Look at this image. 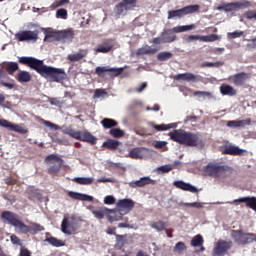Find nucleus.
I'll list each match as a JSON object with an SVG mask.
<instances>
[{
	"label": "nucleus",
	"mask_w": 256,
	"mask_h": 256,
	"mask_svg": "<svg viewBox=\"0 0 256 256\" xmlns=\"http://www.w3.org/2000/svg\"><path fill=\"white\" fill-rule=\"evenodd\" d=\"M21 65H26L33 71H36L41 77L49 79L52 83H61L67 78V73L61 68H55L52 66H47L43 60H39L35 57L23 56L18 59Z\"/></svg>",
	"instance_id": "obj_1"
},
{
	"label": "nucleus",
	"mask_w": 256,
	"mask_h": 256,
	"mask_svg": "<svg viewBox=\"0 0 256 256\" xmlns=\"http://www.w3.org/2000/svg\"><path fill=\"white\" fill-rule=\"evenodd\" d=\"M172 141L185 145L186 147H203V138L199 133L187 132L183 129L174 130L169 133Z\"/></svg>",
	"instance_id": "obj_2"
},
{
	"label": "nucleus",
	"mask_w": 256,
	"mask_h": 256,
	"mask_svg": "<svg viewBox=\"0 0 256 256\" xmlns=\"http://www.w3.org/2000/svg\"><path fill=\"white\" fill-rule=\"evenodd\" d=\"M204 172L208 177H215V179H225L228 175L233 173V168L228 165H223L221 162L212 161L204 167Z\"/></svg>",
	"instance_id": "obj_3"
},
{
	"label": "nucleus",
	"mask_w": 256,
	"mask_h": 256,
	"mask_svg": "<svg viewBox=\"0 0 256 256\" xmlns=\"http://www.w3.org/2000/svg\"><path fill=\"white\" fill-rule=\"evenodd\" d=\"M66 135H69L70 137H73V139H77L78 141L90 143V145H97V138L87 130L77 131L69 129L66 131Z\"/></svg>",
	"instance_id": "obj_4"
},
{
	"label": "nucleus",
	"mask_w": 256,
	"mask_h": 256,
	"mask_svg": "<svg viewBox=\"0 0 256 256\" xmlns=\"http://www.w3.org/2000/svg\"><path fill=\"white\" fill-rule=\"evenodd\" d=\"M199 9H201V6H199L198 4H194L182 7L178 10H170L168 11L167 19H181L185 17V15H193V13H197Z\"/></svg>",
	"instance_id": "obj_5"
},
{
	"label": "nucleus",
	"mask_w": 256,
	"mask_h": 256,
	"mask_svg": "<svg viewBox=\"0 0 256 256\" xmlns=\"http://www.w3.org/2000/svg\"><path fill=\"white\" fill-rule=\"evenodd\" d=\"M231 237L237 245H249L256 241V235L253 233H245L243 230H232Z\"/></svg>",
	"instance_id": "obj_6"
},
{
	"label": "nucleus",
	"mask_w": 256,
	"mask_h": 256,
	"mask_svg": "<svg viewBox=\"0 0 256 256\" xmlns=\"http://www.w3.org/2000/svg\"><path fill=\"white\" fill-rule=\"evenodd\" d=\"M45 163L50 165L48 168L49 175L55 176L57 173H59V171H61L64 161L61 157L55 154H50L45 158Z\"/></svg>",
	"instance_id": "obj_7"
},
{
	"label": "nucleus",
	"mask_w": 256,
	"mask_h": 256,
	"mask_svg": "<svg viewBox=\"0 0 256 256\" xmlns=\"http://www.w3.org/2000/svg\"><path fill=\"white\" fill-rule=\"evenodd\" d=\"M1 219L3 223L12 225V227H15L18 233H20L23 221L19 219V215L11 211H4L1 213Z\"/></svg>",
	"instance_id": "obj_8"
},
{
	"label": "nucleus",
	"mask_w": 256,
	"mask_h": 256,
	"mask_svg": "<svg viewBox=\"0 0 256 256\" xmlns=\"http://www.w3.org/2000/svg\"><path fill=\"white\" fill-rule=\"evenodd\" d=\"M61 231L65 235H74L77 232V218L74 216H64L61 223Z\"/></svg>",
	"instance_id": "obj_9"
},
{
	"label": "nucleus",
	"mask_w": 256,
	"mask_h": 256,
	"mask_svg": "<svg viewBox=\"0 0 256 256\" xmlns=\"http://www.w3.org/2000/svg\"><path fill=\"white\" fill-rule=\"evenodd\" d=\"M15 37L17 41L20 42H32L36 43V41L39 39V30H23L19 31L18 33L15 34Z\"/></svg>",
	"instance_id": "obj_10"
},
{
	"label": "nucleus",
	"mask_w": 256,
	"mask_h": 256,
	"mask_svg": "<svg viewBox=\"0 0 256 256\" xmlns=\"http://www.w3.org/2000/svg\"><path fill=\"white\" fill-rule=\"evenodd\" d=\"M115 213H117V210H111L108 209L107 207H100L96 210L92 211V214L94 215V217L96 219H105V217H107L109 219V221H116L117 219L115 218Z\"/></svg>",
	"instance_id": "obj_11"
},
{
	"label": "nucleus",
	"mask_w": 256,
	"mask_h": 256,
	"mask_svg": "<svg viewBox=\"0 0 256 256\" xmlns=\"http://www.w3.org/2000/svg\"><path fill=\"white\" fill-rule=\"evenodd\" d=\"M96 75L98 77H105V73H109L110 77H118L123 73V68H111L109 66H98L95 69Z\"/></svg>",
	"instance_id": "obj_12"
},
{
	"label": "nucleus",
	"mask_w": 256,
	"mask_h": 256,
	"mask_svg": "<svg viewBox=\"0 0 256 256\" xmlns=\"http://www.w3.org/2000/svg\"><path fill=\"white\" fill-rule=\"evenodd\" d=\"M40 231H45V227H43L41 224L31 222L30 225H26L22 222L19 233H22V235H27V233L37 235V233H40Z\"/></svg>",
	"instance_id": "obj_13"
},
{
	"label": "nucleus",
	"mask_w": 256,
	"mask_h": 256,
	"mask_svg": "<svg viewBox=\"0 0 256 256\" xmlns=\"http://www.w3.org/2000/svg\"><path fill=\"white\" fill-rule=\"evenodd\" d=\"M233 247V241L231 240H219L213 250L214 255L222 256L225 255Z\"/></svg>",
	"instance_id": "obj_14"
},
{
	"label": "nucleus",
	"mask_w": 256,
	"mask_h": 256,
	"mask_svg": "<svg viewBox=\"0 0 256 256\" xmlns=\"http://www.w3.org/2000/svg\"><path fill=\"white\" fill-rule=\"evenodd\" d=\"M248 79H251V74L245 72L237 73L229 77V80L232 81V83H234L236 87H241L245 85V82Z\"/></svg>",
	"instance_id": "obj_15"
},
{
	"label": "nucleus",
	"mask_w": 256,
	"mask_h": 256,
	"mask_svg": "<svg viewBox=\"0 0 256 256\" xmlns=\"http://www.w3.org/2000/svg\"><path fill=\"white\" fill-rule=\"evenodd\" d=\"M115 47V42L113 39H106L101 44H99L95 49V53H110Z\"/></svg>",
	"instance_id": "obj_16"
},
{
	"label": "nucleus",
	"mask_w": 256,
	"mask_h": 256,
	"mask_svg": "<svg viewBox=\"0 0 256 256\" xmlns=\"http://www.w3.org/2000/svg\"><path fill=\"white\" fill-rule=\"evenodd\" d=\"M0 127H4L5 129H8L9 131H15V133H27V130L17 124H13L9 122L6 119H0Z\"/></svg>",
	"instance_id": "obj_17"
},
{
	"label": "nucleus",
	"mask_w": 256,
	"mask_h": 256,
	"mask_svg": "<svg viewBox=\"0 0 256 256\" xmlns=\"http://www.w3.org/2000/svg\"><path fill=\"white\" fill-rule=\"evenodd\" d=\"M247 153V150L241 149L238 146L229 145L224 147L223 154L224 155H233L235 157H243Z\"/></svg>",
	"instance_id": "obj_18"
},
{
	"label": "nucleus",
	"mask_w": 256,
	"mask_h": 256,
	"mask_svg": "<svg viewBox=\"0 0 256 256\" xmlns=\"http://www.w3.org/2000/svg\"><path fill=\"white\" fill-rule=\"evenodd\" d=\"M173 185L177 189H181L182 191H189L190 193H198V191H199L195 186H193L189 183H186L184 181H181V180L180 181H175L173 183Z\"/></svg>",
	"instance_id": "obj_19"
},
{
	"label": "nucleus",
	"mask_w": 256,
	"mask_h": 256,
	"mask_svg": "<svg viewBox=\"0 0 256 256\" xmlns=\"http://www.w3.org/2000/svg\"><path fill=\"white\" fill-rule=\"evenodd\" d=\"M156 181L150 177H142L139 180L130 182V187H145V185H155Z\"/></svg>",
	"instance_id": "obj_20"
},
{
	"label": "nucleus",
	"mask_w": 256,
	"mask_h": 256,
	"mask_svg": "<svg viewBox=\"0 0 256 256\" xmlns=\"http://www.w3.org/2000/svg\"><path fill=\"white\" fill-rule=\"evenodd\" d=\"M174 79L176 81H188V82H197L199 81V78H197V75L193 74V73H183V74H178L176 76H174Z\"/></svg>",
	"instance_id": "obj_21"
},
{
	"label": "nucleus",
	"mask_w": 256,
	"mask_h": 256,
	"mask_svg": "<svg viewBox=\"0 0 256 256\" xmlns=\"http://www.w3.org/2000/svg\"><path fill=\"white\" fill-rule=\"evenodd\" d=\"M117 211L120 215H127L129 211V199L119 200L117 202Z\"/></svg>",
	"instance_id": "obj_22"
},
{
	"label": "nucleus",
	"mask_w": 256,
	"mask_h": 256,
	"mask_svg": "<svg viewBox=\"0 0 256 256\" xmlns=\"http://www.w3.org/2000/svg\"><path fill=\"white\" fill-rule=\"evenodd\" d=\"M221 95H227L228 97H235L237 95V90L229 84H224L220 86Z\"/></svg>",
	"instance_id": "obj_23"
},
{
	"label": "nucleus",
	"mask_w": 256,
	"mask_h": 256,
	"mask_svg": "<svg viewBox=\"0 0 256 256\" xmlns=\"http://www.w3.org/2000/svg\"><path fill=\"white\" fill-rule=\"evenodd\" d=\"M128 9H129V0H123L118 5H116L114 11L118 15H127Z\"/></svg>",
	"instance_id": "obj_24"
},
{
	"label": "nucleus",
	"mask_w": 256,
	"mask_h": 256,
	"mask_svg": "<svg viewBox=\"0 0 256 256\" xmlns=\"http://www.w3.org/2000/svg\"><path fill=\"white\" fill-rule=\"evenodd\" d=\"M68 196L71 199H75L76 201H93L92 196H89V195H86V194H81V193H78V192L70 191V192H68Z\"/></svg>",
	"instance_id": "obj_25"
},
{
	"label": "nucleus",
	"mask_w": 256,
	"mask_h": 256,
	"mask_svg": "<svg viewBox=\"0 0 256 256\" xmlns=\"http://www.w3.org/2000/svg\"><path fill=\"white\" fill-rule=\"evenodd\" d=\"M157 51H159L158 48H152L149 45H145L144 47H141L136 51V55H155Z\"/></svg>",
	"instance_id": "obj_26"
},
{
	"label": "nucleus",
	"mask_w": 256,
	"mask_h": 256,
	"mask_svg": "<svg viewBox=\"0 0 256 256\" xmlns=\"http://www.w3.org/2000/svg\"><path fill=\"white\" fill-rule=\"evenodd\" d=\"M88 50L81 49L78 53L68 55V60L72 62L81 61V59H85L87 57Z\"/></svg>",
	"instance_id": "obj_27"
},
{
	"label": "nucleus",
	"mask_w": 256,
	"mask_h": 256,
	"mask_svg": "<svg viewBox=\"0 0 256 256\" xmlns=\"http://www.w3.org/2000/svg\"><path fill=\"white\" fill-rule=\"evenodd\" d=\"M119 145H121L119 140L108 139L102 144V147L109 149V151H117V149H119Z\"/></svg>",
	"instance_id": "obj_28"
},
{
	"label": "nucleus",
	"mask_w": 256,
	"mask_h": 256,
	"mask_svg": "<svg viewBox=\"0 0 256 256\" xmlns=\"http://www.w3.org/2000/svg\"><path fill=\"white\" fill-rule=\"evenodd\" d=\"M192 29H195V24L176 26L172 29H168L167 33H171V31H174V33H185V31H192Z\"/></svg>",
	"instance_id": "obj_29"
},
{
	"label": "nucleus",
	"mask_w": 256,
	"mask_h": 256,
	"mask_svg": "<svg viewBox=\"0 0 256 256\" xmlns=\"http://www.w3.org/2000/svg\"><path fill=\"white\" fill-rule=\"evenodd\" d=\"M129 157H131V159H143V157H145V149L134 148L129 152Z\"/></svg>",
	"instance_id": "obj_30"
},
{
	"label": "nucleus",
	"mask_w": 256,
	"mask_h": 256,
	"mask_svg": "<svg viewBox=\"0 0 256 256\" xmlns=\"http://www.w3.org/2000/svg\"><path fill=\"white\" fill-rule=\"evenodd\" d=\"M169 29L164 30L161 33V37L164 38V43H173L177 39V36L174 34L175 31L168 32Z\"/></svg>",
	"instance_id": "obj_31"
},
{
	"label": "nucleus",
	"mask_w": 256,
	"mask_h": 256,
	"mask_svg": "<svg viewBox=\"0 0 256 256\" xmlns=\"http://www.w3.org/2000/svg\"><path fill=\"white\" fill-rule=\"evenodd\" d=\"M4 69L8 75H13L15 71H19V64L17 62H7L4 64Z\"/></svg>",
	"instance_id": "obj_32"
},
{
	"label": "nucleus",
	"mask_w": 256,
	"mask_h": 256,
	"mask_svg": "<svg viewBox=\"0 0 256 256\" xmlns=\"http://www.w3.org/2000/svg\"><path fill=\"white\" fill-rule=\"evenodd\" d=\"M100 123L104 129H112V127H117V125H119L117 120L111 118H104Z\"/></svg>",
	"instance_id": "obj_33"
},
{
	"label": "nucleus",
	"mask_w": 256,
	"mask_h": 256,
	"mask_svg": "<svg viewBox=\"0 0 256 256\" xmlns=\"http://www.w3.org/2000/svg\"><path fill=\"white\" fill-rule=\"evenodd\" d=\"M44 241L49 243V245H52V247H65V242H63V240H59L53 236L46 237Z\"/></svg>",
	"instance_id": "obj_34"
},
{
	"label": "nucleus",
	"mask_w": 256,
	"mask_h": 256,
	"mask_svg": "<svg viewBox=\"0 0 256 256\" xmlns=\"http://www.w3.org/2000/svg\"><path fill=\"white\" fill-rule=\"evenodd\" d=\"M251 120H231L227 122V127H245L249 125Z\"/></svg>",
	"instance_id": "obj_35"
},
{
	"label": "nucleus",
	"mask_w": 256,
	"mask_h": 256,
	"mask_svg": "<svg viewBox=\"0 0 256 256\" xmlns=\"http://www.w3.org/2000/svg\"><path fill=\"white\" fill-rule=\"evenodd\" d=\"M152 127L156 130V131H169V129H175L177 128V125L175 123H171V124H152Z\"/></svg>",
	"instance_id": "obj_36"
},
{
	"label": "nucleus",
	"mask_w": 256,
	"mask_h": 256,
	"mask_svg": "<svg viewBox=\"0 0 256 256\" xmlns=\"http://www.w3.org/2000/svg\"><path fill=\"white\" fill-rule=\"evenodd\" d=\"M17 81H19V83H29V81H31V73L20 71L18 73Z\"/></svg>",
	"instance_id": "obj_37"
},
{
	"label": "nucleus",
	"mask_w": 256,
	"mask_h": 256,
	"mask_svg": "<svg viewBox=\"0 0 256 256\" xmlns=\"http://www.w3.org/2000/svg\"><path fill=\"white\" fill-rule=\"evenodd\" d=\"M127 243V235H116V244L117 249H123Z\"/></svg>",
	"instance_id": "obj_38"
},
{
	"label": "nucleus",
	"mask_w": 256,
	"mask_h": 256,
	"mask_svg": "<svg viewBox=\"0 0 256 256\" xmlns=\"http://www.w3.org/2000/svg\"><path fill=\"white\" fill-rule=\"evenodd\" d=\"M203 243H204V240L201 234L194 236V238L191 240L192 247H201L203 246Z\"/></svg>",
	"instance_id": "obj_39"
},
{
	"label": "nucleus",
	"mask_w": 256,
	"mask_h": 256,
	"mask_svg": "<svg viewBox=\"0 0 256 256\" xmlns=\"http://www.w3.org/2000/svg\"><path fill=\"white\" fill-rule=\"evenodd\" d=\"M236 5V11H241V9H249L252 6L249 0H243L241 2H234Z\"/></svg>",
	"instance_id": "obj_40"
},
{
	"label": "nucleus",
	"mask_w": 256,
	"mask_h": 256,
	"mask_svg": "<svg viewBox=\"0 0 256 256\" xmlns=\"http://www.w3.org/2000/svg\"><path fill=\"white\" fill-rule=\"evenodd\" d=\"M73 181L74 183H78V185H91L93 178L76 177Z\"/></svg>",
	"instance_id": "obj_41"
},
{
	"label": "nucleus",
	"mask_w": 256,
	"mask_h": 256,
	"mask_svg": "<svg viewBox=\"0 0 256 256\" xmlns=\"http://www.w3.org/2000/svg\"><path fill=\"white\" fill-rule=\"evenodd\" d=\"M150 226L152 229H156V231H165L167 229V224L163 221L152 222Z\"/></svg>",
	"instance_id": "obj_42"
},
{
	"label": "nucleus",
	"mask_w": 256,
	"mask_h": 256,
	"mask_svg": "<svg viewBox=\"0 0 256 256\" xmlns=\"http://www.w3.org/2000/svg\"><path fill=\"white\" fill-rule=\"evenodd\" d=\"M109 135H111V137H114V139H120V137H123L125 135V132L119 128H112L109 131Z\"/></svg>",
	"instance_id": "obj_43"
},
{
	"label": "nucleus",
	"mask_w": 256,
	"mask_h": 256,
	"mask_svg": "<svg viewBox=\"0 0 256 256\" xmlns=\"http://www.w3.org/2000/svg\"><path fill=\"white\" fill-rule=\"evenodd\" d=\"M172 58H173V53L167 52V51L160 52L157 55L158 61H169V59H172Z\"/></svg>",
	"instance_id": "obj_44"
},
{
	"label": "nucleus",
	"mask_w": 256,
	"mask_h": 256,
	"mask_svg": "<svg viewBox=\"0 0 256 256\" xmlns=\"http://www.w3.org/2000/svg\"><path fill=\"white\" fill-rule=\"evenodd\" d=\"M200 41H203L204 43H213V41H219V36L217 34L201 36Z\"/></svg>",
	"instance_id": "obj_45"
},
{
	"label": "nucleus",
	"mask_w": 256,
	"mask_h": 256,
	"mask_svg": "<svg viewBox=\"0 0 256 256\" xmlns=\"http://www.w3.org/2000/svg\"><path fill=\"white\" fill-rule=\"evenodd\" d=\"M59 37H61L62 39H73V37H75V33L73 32V30H64L62 32H60Z\"/></svg>",
	"instance_id": "obj_46"
},
{
	"label": "nucleus",
	"mask_w": 256,
	"mask_h": 256,
	"mask_svg": "<svg viewBox=\"0 0 256 256\" xmlns=\"http://www.w3.org/2000/svg\"><path fill=\"white\" fill-rule=\"evenodd\" d=\"M57 37H59V33L57 32H47L45 37H44V41H55L57 40Z\"/></svg>",
	"instance_id": "obj_47"
},
{
	"label": "nucleus",
	"mask_w": 256,
	"mask_h": 256,
	"mask_svg": "<svg viewBox=\"0 0 256 256\" xmlns=\"http://www.w3.org/2000/svg\"><path fill=\"white\" fill-rule=\"evenodd\" d=\"M227 37H228V39H237L239 37H243V31L236 30L234 32H229Z\"/></svg>",
	"instance_id": "obj_48"
},
{
	"label": "nucleus",
	"mask_w": 256,
	"mask_h": 256,
	"mask_svg": "<svg viewBox=\"0 0 256 256\" xmlns=\"http://www.w3.org/2000/svg\"><path fill=\"white\" fill-rule=\"evenodd\" d=\"M223 66V62H204L201 64L202 68L205 67H221Z\"/></svg>",
	"instance_id": "obj_49"
},
{
	"label": "nucleus",
	"mask_w": 256,
	"mask_h": 256,
	"mask_svg": "<svg viewBox=\"0 0 256 256\" xmlns=\"http://www.w3.org/2000/svg\"><path fill=\"white\" fill-rule=\"evenodd\" d=\"M57 19H67V10L60 8L56 12Z\"/></svg>",
	"instance_id": "obj_50"
},
{
	"label": "nucleus",
	"mask_w": 256,
	"mask_h": 256,
	"mask_svg": "<svg viewBox=\"0 0 256 256\" xmlns=\"http://www.w3.org/2000/svg\"><path fill=\"white\" fill-rule=\"evenodd\" d=\"M233 11H237V6L235 2L226 3V13H233Z\"/></svg>",
	"instance_id": "obj_51"
},
{
	"label": "nucleus",
	"mask_w": 256,
	"mask_h": 256,
	"mask_svg": "<svg viewBox=\"0 0 256 256\" xmlns=\"http://www.w3.org/2000/svg\"><path fill=\"white\" fill-rule=\"evenodd\" d=\"M173 168V165L168 164L158 167V171H161V173H169V171H173Z\"/></svg>",
	"instance_id": "obj_52"
},
{
	"label": "nucleus",
	"mask_w": 256,
	"mask_h": 256,
	"mask_svg": "<svg viewBox=\"0 0 256 256\" xmlns=\"http://www.w3.org/2000/svg\"><path fill=\"white\" fill-rule=\"evenodd\" d=\"M184 206L194 207L195 209H203V203L201 202L184 203Z\"/></svg>",
	"instance_id": "obj_53"
},
{
	"label": "nucleus",
	"mask_w": 256,
	"mask_h": 256,
	"mask_svg": "<svg viewBox=\"0 0 256 256\" xmlns=\"http://www.w3.org/2000/svg\"><path fill=\"white\" fill-rule=\"evenodd\" d=\"M174 249H175V251H178V253H181V252L187 250V246H185V244L183 242H178V243H176Z\"/></svg>",
	"instance_id": "obj_54"
},
{
	"label": "nucleus",
	"mask_w": 256,
	"mask_h": 256,
	"mask_svg": "<svg viewBox=\"0 0 256 256\" xmlns=\"http://www.w3.org/2000/svg\"><path fill=\"white\" fill-rule=\"evenodd\" d=\"M246 19H255L256 20V10H249L244 13Z\"/></svg>",
	"instance_id": "obj_55"
},
{
	"label": "nucleus",
	"mask_w": 256,
	"mask_h": 256,
	"mask_svg": "<svg viewBox=\"0 0 256 256\" xmlns=\"http://www.w3.org/2000/svg\"><path fill=\"white\" fill-rule=\"evenodd\" d=\"M194 97H211V92L195 91Z\"/></svg>",
	"instance_id": "obj_56"
},
{
	"label": "nucleus",
	"mask_w": 256,
	"mask_h": 256,
	"mask_svg": "<svg viewBox=\"0 0 256 256\" xmlns=\"http://www.w3.org/2000/svg\"><path fill=\"white\" fill-rule=\"evenodd\" d=\"M105 205H114L115 203V197L109 195L104 198Z\"/></svg>",
	"instance_id": "obj_57"
},
{
	"label": "nucleus",
	"mask_w": 256,
	"mask_h": 256,
	"mask_svg": "<svg viewBox=\"0 0 256 256\" xmlns=\"http://www.w3.org/2000/svg\"><path fill=\"white\" fill-rule=\"evenodd\" d=\"M10 241L13 245H21V239H19L15 234L10 236Z\"/></svg>",
	"instance_id": "obj_58"
},
{
	"label": "nucleus",
	"mask_w": 256,
	"mask_h": 256,
	"mask_svg": "<svg viewBox=\"0 0 256 256\" xmlns=\"http://www.w3.org/2000/svg\"><path fill=\"white\" fill-rule=\"evenodd\" d=\"M187 43H191V41H201V36L199 35H189L186 38Z\"/></svg>",
	"instance_id": "obj_59"
},
{
	"label": "nucleus",
	"mask_w": 256,
	"mask_h": 256,
	"mask_svg": "<svg viewBox=\"0 0 256 256\" xmlns=\"http://www.w3.org/2000/svg\"><path fill=\"white\" fill-rule=\"evenodd\" d=\"M43 125H45L46 127H50V129H55V130L59 129V126L47 120L43 121Z\"/></svg>",
	"instance_id": "obj_60"
},
{
	"label": "nucleus",
	"mask_w": 256,
	"mask_h": 256,
	"mask_svg": "<svg viewBox=\"0 0 256 256\" xmlns=\"http://www.w3.org/2000/svg\"><path fill=\"white\" fill-rule=\"evenodd\" d=\"M152 43L154 45H161V43H165V39L163 38V36L156 37V38H153Z\"/></svg>",
	"instance_id": "obj_61"
},
{
	"label": "nucleus",
	"mask_w": 256,
	"mask_h": 256,
	"mask_svg": "<svg viewBox=\"0 0 256 256\" xmlns=\"http://www.w3.org/2000/svg\"><path fill=\"white\" fill-rule=\"evenodd\" d=\"M101 95H105V90L96 89L93 95V99H99Z\"/></svg>",
	"instance_id": "obj_62"
},
{
	"label": "nucleus",
	"mask_w": 256,
	"mask_h": 256,
	"mask_svg": "<svg viewBox=\"0 0 256 256\" xmlns=\"http://www.w3.org/2000/svg\"><path fill=\"white\" fill-rule=\"evenodd\" d=\"M4 183H6V185H15V183H17V180L13 177H7L5 178Z\"/></svg>",
	"instance_id": "obj_63"
},
{
	"label": "nucleus",
	"mask_w": 256,
	"mask_h": 256,
	"mask_svg": "<svg viewBox=\"0 0 256 256\" xmlns=\"http://www.w3.org/2000/svg\"><path fill=\"white\" fill-rule=\"evenodd\" d=\"M19 256H31V251L27 248H21Z\"/></svg>",
	"instance_id": "obj_64"
}]
</instances>
